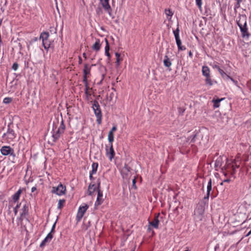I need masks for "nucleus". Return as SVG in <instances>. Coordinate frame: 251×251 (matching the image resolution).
Segmentation results:
<instances>
[{
    "label": "nucleus",
    "instance_id": "f257e3e1",
    "mask_svg": "<svg viewBox=\"0 0 251 251\" xmlns=\"http://www.w3.org/2000/svg\"><path fill=\"white\" fill-rule=\"evenodd\" d=\"M237 25L239 26L241 31L242 32V36L243 37H248L249 34L248 32L245 17L242 16V17H240L239 20L237 22Z\"/></svg>",
    "mask_w": 251,
    "mask_h": 251
},
{
    "label": "nucleus",
    "instance_id": "f03ea898",
    "mask_svg": "<svg viewBox=\"0 0 251 251\" xmlns=\"http://www.w3.org/2000/svg\"><path fill=\"white\" fill-rule=\"evenodd\" d=\"M65 128V126L64 124L63 121L62 120L60 126L58 128H57L56 127L53 128L52 137L53 138L52 141L53 142H55L57 139H58L60 135L64 132Z\"/></svg>",
    "mask_w": 251,
    "mask_h": 251
},
{
    "label": "nucleus",
    "instance_id": "7ed1b4c3",
    "mask_svg": "<svg viewBox=\"0 0 251 251\" xmlns=\"http://www.w3.org/2000/svg\"><path fill=\"white\" fill-rule=\"evenodd\" d=\"M92 108L97 117V122L98 124L100 125L101 123L102 114L100 105L97 100L94 101Z\"/></svg>",
    "mask_w": 251,
    "mask_h": 251
},
{
    "label": "nucleus",
    "instance_id": "20e7f679",
    "mask_svg": "<svg viewBox=\"0 0 251 251\" xmlns=\"http://www.w3.org/2000/svg\"><path fill=\"white\" fill-rule=\"evenodd\" d=\"M66 187L62 184H60L57 187H52L51 192L57 195L61 196L65 194Z\"/></svg>",
    "mask_w": 251,
    "mask_h": 251
},
{
    "label": "nucleus",
    "instance_id": "39448f33",
    "mask_svg": "<svg viewBox=\"0 0 251 251\" xmlns=\"http://www.w3.org/2000/svg\"><path fill=\"white\" fill-rule=\"evenodd\" d=\"M88 208V206L86 204H85L84 205L79 207L76 218L77 222H79L81 220Z\"/></svg>",
    "mask_w": 251,
    "mask_h": 251
},
{
    "label": "nucleus",
    "instance_id": "423d86ee",
    "mask_svg": "<svg viewBox=\"0 0 251 251\" xmlns=\"http://www.w3.org/2000/svg\"><path fill=\"white\" fill-rule=\"evenodd\" d=\"M106 155L109 159L111 161L114 158L115 153L113 147V144H110L109 147H108L107 145L106 146Z\"/></svg>",
    "mask_w": 251,
    "mask_h": 251
},
{
    "label": "nucleus",
    "instance_id": "0eeeda50",
    "mask_svg": "<svg viewBox=\"0 0 251 251\" xmlns=\"http://www.w3.org/2000/svg\"><path fill=\"white\" fill-rule=\"evenodd\" d=\"M0 152L3 155H7L10 154L13 156H15L13 149H12L9 146L2 147L0 149Z\"/></svg>",
    "mask_w": 251,
    "mask_h": 251
},
{
    "label": "nucleus",
    "instance_id": "6e6552de",
    "mask_svg": "<svg viewBox=\"0 0 251 251\" xmlns=\"http://www.w3.org/2000/svg\"><path fill=\"white\" fill-rule=\"evenodd\" d=\"M100 182L99 180H98V186H97V189H98V197L97 201L96 202V204L100 205L102 201V192L100 190Z\"/></svg>",
    "mask_w": 251,
    "mask_h": 251
},
{
    "label": "nucleus",
    "instance_id": "1a4fd4ad",
    "mask_svg": "<svg viewBox=\"0 0 251 251\" xmlns=\"http://www.w3.org/2000/svg\"><path fill=\"white\" fill-rule=\"evenodd\" d=\"M91 66L88 64H85L83 69V81L86 82L87 76L90 74Z\"/></svg>",
    "mask_w": 251,
    "mask_h": 251
},
{
    "label": "nucleus",
    "instance_id": "9d476101",
    "mask_svg": "<svg viewBox=\"0 0 251 251\" xmlns=\"http://www.w3.org/2000/svg\"><path fill=\"white\" fill-rule=\"evenodd\" d=\"M100 1L104 9L109 14V15H111L112 9L109 4V2L104 1L102 0H100Z\"/></svg>",
    "mask_w": 251,
    "mask_h": 251
},
{
    "label": "nucleus",
    "instance_id": "9b49d317",
    "mask_svg": "<svg viewBox=\"0 0 251 251\" xmlns=\"http://www.w3.org/2000/svg\"><path fill=\"white\" fill-rule=\"evenodd\" d=\"M160 215L159 213H158L156 216L154 217L153 220L151 222H149V225L155 228H158V225L159 223V221L158 219V217Z\"/></svg>",
    "mask_w": 251,
    "mask_h": 251
},
{
    "label": "nucleus",
    "instance_id": "f8f14e48",
    "mask_svg": "<svg viewBox=\"0 0 251 251\" xmlns=\"http://www.w3.org/2000/svg\"><path fill=\"white\" fill-rule=\"evenodd\" d=\"M211 190H212V181H211V179L210 178L208 181L207 186L206 195L205 196H204V200H208L209 196H210V192L211 191Z\"/></svg>",
    "mask_w": 251,
    "mask_h": 251
},
{
    "label": "nucleus",
    "instance_id": "ddd939ff",
    "mask_svg": "<svg viewBox=\"0 0 251 251\" xmlns=\"http://www.w3.org/2000/svg\"><path fill=\"white\" fill-rule=\"evenodd\" d=\"M22 212L21 213L20 219L22 220L23 218L27 215L28 212V206L26 204H24L22 209Z\"/></svg>",
    "mask_w": 251,
    "mask_h": 251
},
{
    "label": "nucleus",
    "instance_id": "4468645a",
    "mask_svg": "<svg viewBox=\"0 0 251 251\" xmlns=\"http://www.w3.org/2000/svg\"><path fill=\"white\" fill-rule=\"evenodd\" d=\"M92 170L90 172V179H92V178H93L92 175L96 173V172L97 171V169H98V163H95V162L93 163L92 165Z\"/></svg>",
    "mask_w": 251,
    "mask_h": 251
},
{
    "label": "nucleus",
    "instance_id": "2eb2a0df",
    "mask_svg": "<svg viewBox=\"0 0 251 251\" xmlns=\"http://www.w3.org/2000/svg\"><path fill=\"white\" fill-rule=\"evenodd\" d=\"M101 47V44L99 39H96L95 43L93 45L92 48L93 50L98 51L100 50Z\"/></svg>",
    "mask_w": 251,
    "mask_h": 251
},
{
    "label": "nucleus",
    "instance_id": "dca6fc26",
    "mask_svg": "<svg viewBox=\"0 0 251 251\" xmlns=\"http://www.w3.org/2000/svg\"><path fill=\"white\" fill-rule=\"evenodd\" d=\"M223 158L221 156H219L215 161V167L217 169L220 168L223 164Z\"/></svg>",
    "mask_w": 251,
    "mask_h": 251
},
{
    "label": "nucleus",
    "instance_id": "f3484780",
    "mask_svg": "<svg viewBox=\"0 0 251 251\" xmlns=\"http://www.w3.org/2000/svg\"><path fill=\"white\" fill-rule=\"evenodd\" d=\"M104 40H105V42L106 43V46L105 47V53L106 55L108 57V59H109L110 58V54L109 52L110 47H109L108 41L107 39V38H105Z\"/></svg>",
    "mask_w": 251,
    "mask_h": 251
},
{
    "label": "nucleus",
    "instance_id": "a211bd4d",
    "mask_svg": "<svg viewBox=\"0 0 251 251\" xmlns=\"http://www.w3.org/2000/svg\"><path fill=\"white\" fill-rule=\"evenodd\" d=\"M202 73L204 76H209L210 75V69L206 66H203L202 68Z\"/></svg>",
    "mask_w": 251,
    "mask_h": 251
},
{
    "label": "nucleus",
    "instance_id": "6ab92c4d",
    "mask_svg": "<svg viewBox=\"0 0 251 251\" xmlns=\"http://www.w3.org/2000/svg\"><path fill=\"white\" fill-rule=\"evenodd\" d=\"M22 189H20L16 193L14 194V195L13 196L12 198L13 201L16 202L20 198V196L22 193Z\"/></svg>",
    "mask_w": 251,
    "mask_h": 251
},
{
    "label": "nucleus",
    "instance_id": "aec40b11",
    "mask_svg": "<svg viewBox=\"0 0 251 251\" xmlns=\"http://www.w3.org/2000/svg\"><path fill=\"white\" fill-rule=\"evenodd\" d=\"M165 14L167 17V19L170 20L173 16L174 13L170 9H165L164 10Z\"/></svg>",
    "mask_w": 251,
    "mask_h": 251
},
{
    "label": "nucleus",
    "instance_id": "412c9836",
    "mask_svg": "<svg viewBox=\"0 0 251 251\" xmlns=\"http://www.w3.org/2000/svg\"><path fill=\"white\" fill-rule=\"evenodd\" d=\"M49 37V33L47 32H42L40 36V39H42V42H44V41H46L47 39H48Z\"/></svg>",
    "mask_w": 251,
    "mask_h": 251
},
{
    "label": "nucleus",
    "instance_id": "4be33fe9",
    "mask_svg": "<svg viewBox=\"0 0 251 251\" xmlns=\"http://www.w3.org/2000/svg\"><path fill=\"white\" fill-rule=\"evenodd\" d=\"M164 65L167 67H169L171 66L172 63L170 61V59L167 55L165 56V59L163 61Z\"/></svg>",
    "mask_w": 251,
    "mask_h": 251
},
{
    "label": "nucleus",
    "instance_id": "5701e85b",
    "mask_svg": "<svg viewBox=\"0 0 251 251\" xmlns=\"http://www.w3.org/2000/svg\"><path fill=\"white\" fill-rule=\"evenodd\" d=\"M223 99H223V98L221 99H217L216 100L213 99L212 101L214 103V104H213L214 108L219 107L220 106V101H222Z\"/></svg>",
    "mask_w": 251,
    "mask_h": 251
},
{
    "label": "nucleus",
    "instance_id": "b1692460",
    "mask_svg": "<svg viewBox=\"0 0 251 251\" xmlns=\"http://www.w3.org/2000/svg\"><path fill=\"white\" fill-rule=\"evenodd\" d=\"M96 187L94 184H90L88 187V192L89 195H91L96 190Z\"/></svg>",
    "mask_w": 251,
    "mask_h": 251
},
{
    "label": "nucleus",
    "instance_id": "393cba45",
    "mask_svg": "<svg viewBox=\"0 0 251 251\" xmlns=\"http://www.w3.org/2000/svg\"><path fill=\"white\" fill-rule=\"evenodd\" d=\"M66 201L64 199L59 200L58 203L57 208L61 209L64 206Z\"/></svg>",
    "mask_w": 251,
    "mask_h": 251
},
{
    "label": "nucleus",
    "instance_id": "a878e982",
    "mask_svg": "<svg viewBox=\"0 0 251 251\" xmlns=\"http://www.w3.org/2000/svg\"><path fill=\"white\" fill-rule=\"evenodd\" d=\"M43 46H44L45 49L48 50L50 46V42L49 41V39H47L46 41H44L42 42Z\"/></svg>",
    "mask_w": 251,
    "mask_h": 251
},
{
    "label": "nucleus",
    "instance_id": "bb28decb",
    "mask_svg": "<svg viewBox=\"0 0 251 251\" xmlns=\"http://www.w3.org/2000/svg\"><path fill=\"white\" fill-rule=\"evenodd\" d=\"M176 43L178 50H184L186 49V48L184 46H182L181 40L176 41Z\"/></svg>",
    "mask_w": 251,
    "mask_h": 251
},
{
    "label": "nucleus",
    "instance_id": "cd10ccee",
    "mask_svg": "<svg viewBox=\"0 0 251 251\" xmlns=\"http://www.w3.org/2000/svg\"><path fill=\"white\" fill-rule=\"evenodd\" d=\"M219 73L222 75V77L225 79H227L230 78V76L228 75L223 70L221 69L219 71Z\"/></svg>",
    "mask_w": 251,
    "mask_h": 251
},
{
    "label": "nucleus",
    "instance_id": "c85d7f7f",
    "mask_svg": "<svg viewBox=\"0 0 251 251\" xmlns=\"http://www.w3.org/2000/svg\"><path fill=\"white\" fill-rule=\"evenodd\" d=\"M232 174H234L236 172V169L239 167V165L237 164L236 161L234 160L233 165H232Z\"/></svg>",
    "mask_w": 251,
    "mask_h": 251
},
{
    "label": "nucleus",
    "instance_id": "c756f323",
    "mask_svg": "<svg viewBox=\"0 0 251 251\" xmlns=\"http://www.w3.org/2000/svg\"><path fill=\"white\" fill-rule=\"evenodd\" d=\"M205 77V84L209 86H212L213 84V81L211 79L210 76Z\"/></svg>",
    "mask_w": 251,
    "mask_h": 251
},
{
    "label": "nucleus",
    "instance_id": "7c9ffc66",
    "mask_svg": "<svg viewBox=\"0 0 251 251\" xmlns=\"http://www.w3.org/2000/svg\"><path fill=\"white\" fill-rule=\"evenodd\" d=\"M108 139L109 142H110V144H112V142L114 141V133L112 132H109L108 135Z\"/></svg>",
    "mask_w": 251,
    "mask_h": 251
},
{
    "label": "nucleus",
    "instance_id": "2f4dec72",
    "mask_svg": "<svg viewBox=\"0 0 251 251\" xmlns=\"http://www.w3.org/2000/svg\"><path fill=\"white\" fill-rule=\"evenodd\" d=\"M115 56L116 57V63L118 66L120 64V62L122 60L120 58V54L118 52H116Z\"/></svg>",
    "mask_w": 251,
    "mask_h": 251
},
{
    "label": "nucleus",
    "instance_id": "473e14b6",
    "mask_svg": "<svg viewBox=\"0 0 251 251\" xmlns=\"http://www.w3.org/2000/svg\"><path fill=\"white\" fill-rule=\"evenodd\" d=\"M12 101V99L9 97L5 98L3 99V102L5 104H8Z\"/></svg>",
    "mask_w": 251,
    "mask_h": 251
},
{
    "label": "nucleus",
    "instance_id": "72a5a7b5",
    "mask_svg": "<svg viewBox=\"0 0 251 251\" xmlns=\"http://www.w3.org/2000/svg\"><path fill=\"white\" fill-rule=\"evenodd\" d=\"M50 242V241L47 237H46L44 239V240L42 242V243L40 244V247H44L47 242Z\"/></svg>",
    "mask_w": 251,
    "mask_h": 251
},
{
    "label": "nucleus",
    "instance_id": "f704fd0d",
    "mask_svg": "<svg viewBox=\"0 0 251 251\" xmlns=\"http://www.w3.org/2000/svg\"><path fill=\"white\" fill-rule=\"evenodd\" d=\"M85 95L86 99L87 100H89L91 99V93L89 92H85Z\"/></svg>",
    "mask_w": 251,
    "mask_h": 251
},
{
    "label": "nucleus",
    "instance_id": "c9c22d12",
    "mask_svg": "<svg viewBox=\"0 0 251 251\" xmlns=\"http://www.w3.org/2000/svg\"><path fill=\"white\" fill-rule=\"evenodd\" d=\"M197 5L198 6L200 9L201 8L202 1L201 0H196Z\"/></svg>",
    "mask_w": 251,
    "mask_h": 251
},
{
    "label": "nucleus",
    "instance_id": "e433bc0d",
    "mask_svg": "<svg viewBox=\"0 0 251 251\" xmlns=\"http://www.w3.org/2000/svg\"><path fill=\"white\" fill-rule=\"evenodd\" d=\"M179 30L178 27H177L176 30H174L173 33H174L175 37H176V36L179 35Z\"/></svg>",
    "mask_w": 251,
    "mask_h": 251
},
{
    "label": "nucleus",
    "instance_id": "4c0bfd02",
    "mask_svg": "<svg viewBox=\"0 0 251 251\" xmlns=\"http://www.w3.org/2000/svg\"><path fill=\"white\" fill-rule=\"evenodd\" d=\"M18 66L19 65L17 63H14L13 64L12 68L14 71H16L18 69Z\"/></svg>",
    "mask_w": 251,
    "mask_h": 251
},
{
    "label": "nucleus",
    "instance_id": "58836bf2",
    "mask_svg": "<svg viewBox=\"0 0 251 251\" xmlns=\"http://www.w3.org/2000/svg\"><path fill=\"white\" fill-rule=\"evenodd\" d=\"M85 82V92H88L89 91V87L88 86V83H87V80L86 81V82Z\"/></svg>",
    "mask_w": 251,
    "mask_h": 251
},
{
    "label": "nucleus",
    "instance_id": "ea45409f",
    "mask_svg": "<svg viewBox=\"0 0 251 251\" xmlns=\"http://www.w3.org/2000/svg\"><path fill=\"white\" fill-rule=\"evenodd\" d=\"M52 232H50L48 235L47 236H46V237L50 241V240L52 239V237H53V235L51 233Z\"/></svg>",
    "mask_w": 251,
    "mask_h": 251
},
{
    "label": "nucleus",
    "instance_id": "a19ab883",
    "mask_svg": "<svg viewBox=\"0 0 251 251\" xmlns=\"http://www.w3.org/2000/svg\"><path fill=\"white\" fill-rule=\"evenodd\" d=\"M184 111H185V109L184 108H181V107L178 108V112H179V114H180L181 115H183Z\"/></svg>",
    "mask_w": 251,
    "mask_h": 251
},
{
    "label": "nucleus",
    "instance_id": "79ce46f5",
    "mask_svg": "<svg viewBox=\"0 0 251 251\" xmlns=\"http://www.w3.org/2000/svg\"><path fill=\"white\" fill-rule=\"evenodd\" d=\"M136 178H134L132 179V187L134 188V189H136Z\"/></svg>",
    "mask_w": 251,
    "mask_h": 251
},
{
    "label": "nucleus",
    "instance_id": "37998d69",
    "mask_svg": "<svg viewBox=\"0 0 251 251\" xmlns=\"http://www.w3.org/2000/svg\"><path fill=\"white\" fill-rule=\"evenodd\" d=\"M96 12L98 14L100 15L102 13V10L99 7L96 9Z\"/></svg>",
    "mask_w": 251,
    "mask_h": 251
},
{
    "label": "nucleus",
    "instance_id": "c03bdc74",
    "mask_svg": "<svg viewBox=\"0 0 251 251\" xmlns=\"http://www.w3.org/2000/svg\"><path fill=\"white\" fill-rule=\"evenodd\" d=\"M240 2H236V4L234 6V9H237V8L240 7Z\"/></svg>",
    "mask_w": 251,
    "mask_h": 251
},
{
    "label": "nucleus",
    "instance_id": "a18cd8bd",
    "mask_svg": "<svg viewBox=\"0 0 251 251\" xmlns=\"http://www.w3.org/2000/svg\"><path fill=\"white\" fill-rule=\"evenodd\" d=\"M19 205L18 204L14 208V213H15V215H16L17 214L18 209L19 208Z\"/></svg>",
    "mask_w": 251,
    "mask_h": 251
},
{
    "label": "nucleus",
    "instance_id": "49530a36",
    "mask_svg": "<svg viewBox=\"0 0 251 251\" xmlns=\"http://www.w3.org/2000/svg\"><path fill=\"white\" fill-rule=\"evenodd\" d=\"M228 79H230L236 85H237L238 82L237 80L233 79L232 78H231L230 77V78H228Z\"/></svg>",
    "mask_w": 251,
    "mask_h": 251
},
{
    "label": "nucleus",
    "instance_id": "de8ad7c7",
    "mask_svg": "<svg viewBox=\"0 0 251 251\" xmlns=\"http://www.w3.org/2000/svg\"><path fill=\"white\" fill-rule=\"evenodd\" d=\"M117 130V127L116 126H114L111 129V130L109 132H112V133H114V131H115Z\"/></svg>",
    "mask_w": 251,
    "mask_h": 251
},
{
    "label": "nucleus",
    "instance_id": "09e8293b",
    "mask_svg": "<svg viewBox=\"0 0 251 251\" xmlns=\"http://www.w3.org/2000/svg\"><path fill=\"white\" fill-rule=\"evenodd\" d=\"M213 68H215V69H217L218 70V71L221 69L220 67L218 65H214L213 66Z\"/></svg>",
    "mask_w": 251,
    "mask_h": 251
},
{
    "label": "nucleus",
    "instance_id": "8fccbe9b",
    "mask_svg": "<svg viewBox=\"0 0 251 251\" xmlns=\"http://www.w3.org/2000/svg\"><path fill=\"white\" fill-rule=\"evenodd\" d=\"M55 225H56V223H55L53 224V226H52V228H51V231H50L51 232H54V228H55Z\"/></svg>",
    "mask_w": 251,
    "mask_h": 251
},
{
    "label": "nucleus",
    "instance_id": "3c124183",
    "mask_svg": "<svg viewBox=\"0 0 251 251\" xmlns=\"http://www.w3.org/2000/svg\"><path fill=\"white\" fill-rule=\"evenodd\" d=\"M175 39H176V41L180 40V37H179V35L176 36V37H175Z\"/></svg>",
    "mask_w": 251,
    "mask_h": 251
},
{
    "label": "nucleus",
    "instance_id": "603ef678",
    "mask_svg": "<svg viewBox=\"0 0 251 251\" xmlns=\"http://www.w3.org/2000/svg\"><path fill=\"white\" fill-rule=\"evenodd\" d=\"M35 190H36V187H32V188H31V192H34Z\"/></svg>",
    "mask_w": 251,
    "mask_h": 251
},
{
    "label": "nucleus",
    "instance_id": "864d4df0",
    "mask_svg": "<svg viewBox=\"0 0 251 251\" xmlns=\"http://www.w3.org/2000/svg\"><path fill=\"white\" fill-rule=\"evenodd\" d=\"M189 56L190 57H192V56H193L192 52L191 51H190L189 52Z\"/></svg>",
    "mask_w": 251,
    "mask_h": 251
},
{
    "label": "nucleus",
    "instance_id": "5fc2aeb1",
    "mask_svg": "<svg viewBox=\"0 0 251 251\" xmlns=\"http://www.w3.org/2000/svg\"><path fill=\"white\" fill-rule=\"evenodd\" d=\"M230 181V179H225L223 181V182H229Z\"/></svg>",
    "mask_w": 251,
    "mask_h": 251
},
{
    "label": "nucleus",
    "instance_id": "6e6d98bb",
    "mask_svg": "<svg viewBox=\"0 0 251 251\" xmlns=\"http://www.w3.org/2000/svg\"><path fill=\"white\" fill-rule=\"evenodd\" d=\"M81 62H82V59L81 58V57H79V63L81 64Z\"/></svg>",
    "mask_w": 251,
    "mask_h": 251
},
{
    "label": "nucleus",
    "instance_id": "4d7b16f0",
    "mask_svg": "<svg viewBox=\"0 0 251 251\" xmlns=\"http://www.w3.org/2000/svg\"><path fill=\"white\" fill-rule=\"evenodd\" d=\"M251 234V230L248 233V234H247V236H249L250 234Z\"/></svg>",
    "mask_w": 251,
    "mask_h": 251
},
{
    "label": "nucleus",
    "instance_id": "13d9d810",
    "mask_svg": "<svg viewBox=\"0 0 251 251\" xmlns=\"http://www.w3.org/2000/svg\"><path fill=\"white\" fill-rule=\"evenodd\" d=\"M83 56L84 57H85V58H86V53H83Z\"/></svg>",
    "mask_w": 251,
    "mask_h": 251
},
{
    "label": "nucleus",
    "instance_id": "bf43d9fd",
    "mask_svg": "<svg viewBox=\"0 0 251 251\" xmlns=\"http://www.w3.org/2000/svg\"><path fill=\"white\" fill-rule=\"evenodd\" d=\"M102 1H106V2H109V0H102Z\"/></svg>",
    "mask_w": 251,
    "mask_h": 251
},
{
    "label": "nucleus",
    "instance_id": "052dcab7",
    "mask_svg": "<svg viewBox=\"0 0 251 251\" xmlns=\"http://www.w3.org/2000/svg\"><path fill=\"white\" fill-rule=\"evenodd\" d=\"M224 182H223H223L221 183V185H223V183H224Z\"/></svg>",
    "mask_w": 251,
    "mask_h": 251
},
{
    "label": "nucleus",
    "instance_id": "680f3d73",
    "mask_svg": "<svg viewBox=\"0 0 251 251\" xmlns=\"http://www.w3.org/2000/svg\"><path fill=\"white\" fill-rule=\"evenodd\" d=\"M148 229H149V230H151V228H150V227H148Z\"/></svg>",
    "mask_w": 251,
    "mask_h": 251
}]
</instances>
